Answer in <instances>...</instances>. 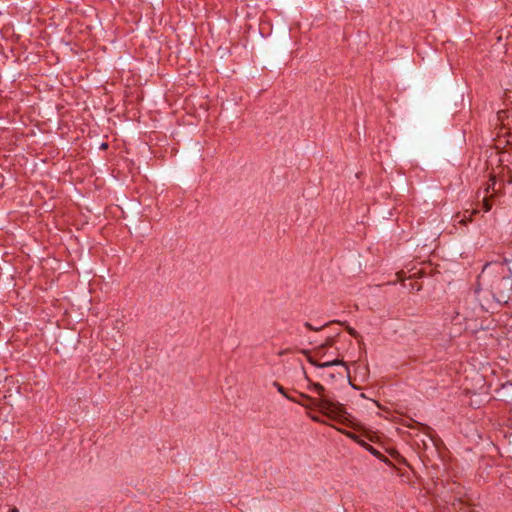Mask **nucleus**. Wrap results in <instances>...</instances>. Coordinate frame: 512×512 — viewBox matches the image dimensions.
<instances>
[{
    "instance_id": "20",
    "label": "nucleus",
    "mask_w": 512,
    "mask_h": 512,
    "mask_svg": "<svg viewBox=\"0 0 512 512\" xmlns=\"http://www.w3.org/2000/svg\"><path fill=\"white\" fill-rule=\"evenodd\" d=\"M459 222L464 223V224L466 223V221L464 219H461Z\"/></svg>"
},
{
    "instance_id": "3",
    "label": "nucleus",
    "mask_w": 512,
    "mask_h": 512,
    "mask_svg": "<svg viewBox=\"0 0 512 512\" xmlns=\"http://www.w3.org/2000/svg\"><path fill=\"white\" fill-rule=\"evenodd\" d=\"M474 298L475 297L473 296L471 299V304H472L471 311H470V307H466V306L459 307V309L463 308V318L465 320H472L478 313H483L485 311L482 304L475 303Z\"/></svg>"
},
{
    "instance_id": "9",
    "label": "nucleus",
    "mask_w": 512,
    "mask_h": 512,
    "mask_svg": "<svg viewBox=\"0 0 512 512\" xmlns=\"http://www.w3.org/2000/svg\"><path fill=\"white\" fill-rule=\"evenodd\" d=\"M310 387L313 388L320 395V397H322V395H326L324 393L325 388L320 383H311Z\"/></svg>"
},
{
    "instance_id": "10",
    "label": "nucleus",
    "mask_w": 512,
    "mask_h": 512,
    "mask_svg": "<svg viewBox=\"0 0 512 512\" xmlns=\"http://www.w3.org/2000/svg\"><path fill=\"white\" fill-rule=\"evenodd\" d=\"M346 436H348L350 439L354 440L356 443L359 444V442L362 441V439L356 435L355 433H352V432H344Z\"/></svg>"
},
{
    "instance_id": "1",
    "label": "nucleus",
    "mask_w": 512,
    "mask_h": 512,
    "mask_svg": "<svg viewBox=\"0 0 512 512\" xmlns=\"http://www.w3.org/2000/svg\"><path fill=\"white\" fill-rule=\"evenodd\" d=\"M507 263V259L486 263L478 276L479 286L499 304H507L512 299V272Z\"/></svg>"
},
{
    "instance_id": "19",
    "label": "nucleus",
    "mask_w": 512,
    "mask_h": 512,
    "mask_svg": "<svg viewBox=\"0 0 512 512\" xmlns=\"http://www.w3.org/2000/svg\"><path fill=\"white\" fill-rule=\"evenodd\" d=\"M329 377H330V378H334V377H335V375H334L333 373H330V374H329Z\"/></svg>"
},
{
    "instance_id": "5",
    "label": "nucleus",
    "mask_w": 512,
    "mask_h": 512,
    "mask_svg": "<svg viewBox=\"0 0 512 512\" xmlns=\"http://www.w3.org/2000/svg\"><path fill=\"white\" fill-rule=\"evenodd\" d=\"M308 362L318 368H327V367H331V366L342 365L345 367L346 372L349 373V369H348L346 363L340 359H334V360L326 361V362H318L313 357H308Z\"/></svg>"
},
{
    "instance_id": "13",
    "label": "nucleus",
    "mask_w": 512,
    "mask_h": 512,
    "mask_svg": "<svg viewBox=\"0 0 512 512\" xmlns=\"http://www.w3.org/2000/svg\"><path fill=\"white\" fill-rule=\"evenodd\" d=\"M495 184H496V179L493 176L489 179V184H488V187L486 188V191L488 192L490 188L494 189Z\"/></svg>"
},
{
    "instance_id": "16",
    "label": "nucleus",
    "mask_w": 512,
    "mask_h": 512,
    "mask_svg": "<svg viewBox=\"0 0 512 512\" xmlns=\"http://www.w3.org/2000/svg\"><path fill=\"white\" fill-rule=\"evenodd\" d=\"M311 419H312L313 421H316V422H321V423L323 422V421H321L317 416H311Z\"/></svg>"
},
{
    "instance_id": "6",
    "label": "nucleus",
    "mask_w": 512,
    "mask_h": 512,
    "mask_svg": "<svg viewBox=\"0 0 512 512\" xmlns=\"http://www.w3.org/2000/svg\"><path fill=\"white\" fill-rule=\"evenodd\" d=\"M359 445L361 447H363L364 449H366L368 452H370L375 457L382 459L384 461H388L377 449H375L372 445H370L366 441L362 440L361 442H359Z\"/></svg>"
},
{
    "instance_id": "17",
    "label": "nucleus",
    "mask_w": 512,
    "mask_h": 512,
    "mask_svg": "<svg viewBox=\"0 0 512 512\" xmlns=\"http://www.w3.org/2000/svg\"><path fill=\"white\" fill-rule=\"evenodd\" d=\"M107 147H108V144H107V143H103V144L101 145V148H102V149H106Z\"/></svg>"
},
{
    "instance_id": "11",
    "label": "nucleus",
    "mask_w": 512,
    "mask_h": 512,
    "mask_svg": "<svg viewBox=\"0 0 512 512\" xmlns=\"http://www.w3.org/2000/svg\"><path fill=\"white\" fill-rule=\"evenodd\" d=\"M304 326L310 330V331H319L321 328H323L325 325L321 326V327H315L313 326L311 323L309 322H305Z\"/></svg>"
},
{
    "instance_id": "12",
    "label": "nucleus",
    "mask_w": 512,
    "mask_h": 512,
    "mask_svg": "<svg viewBox=\"0 0 512 512\" xmlns=\"http://www.w3.org/2000/svg\"><path fill=\"white\" fill-rule=\"evenodd\" d=\"M346 330L349 333V335H351L352 337H354V338H358L359 337L358 332L354 328H352L350 326H347Z\"/></svg>"
},
{
    "instance_id": "2",
    "label": "nucleus",
    "mask_w": 512,
    "mask_h": 512,
    "mask_svg": "<svg viewBox=\"0 0 512 512\" xmlns=\"http://www.w3.org/2000/svg\"><path fill=\"white\" fill-rule=\"evenodd\" d=\"M302 400L309 401L313 406L320 409V411L334 420L341 421L346 418V409L343 404L335 401L330 395H322L319 399L310 397L309 395L300 394Z\"/></svg>"
},
{
    "instance_id": "8",
    "label": "nucleus",
    "mask_w": 512,
    "mask_h": 512,
    "mask_svg": "<svg viewBox=\"0 0 512 512\" xmlns=\"http://www.w3.org/2000/svg\"><path fill=\"white\" fill-rule=\"evenodd\" d=\"M334 343V339L331 338V337H328L325 341V343H323L322 345H320L318 348H317V353L318 354H324V350L325 348L329 347V346H332Z\"/></svg>"
},
{
    "instance_id": "15",
    "label": "nucleus",
    "mask_w": 512,
    "mask_h": 512,
    "mask_svg": "<svg viewBox=\"0 0 512 512\" xmlns=\"http://www.w3.org/2000/svg\"><path fill=\"white\" fill-rule=\"evenodd\" d=\"M484 208L486 212H488L491 209V204L487 199H484Z\"/></svg>"
},
{
    "instance_id": "7",
    "label": "nucleus",
    "mask_w": 512,
    "mask_h": 512,
    "mask_svg": "<svg viewBox=\"0 0 512 512\" xmlns=\"http://www.w3.org/2000/svg\"><path fill=\"white\" fill-rule=\"evenodd\" d=\"M273 386L276 387L277 391L279 393H281L283 396H285L288 400H290L292 402H297V400L295 398H293V397H291V396L286 394V391H285L284 387L281 384H279L278 382L275 381L273 383Z\"/></svg>"
},
{
    "instance_id": "18",
    "label": "nucleus",
    "mask_w": 512,
    "mask_h": 512,
    "mask_svg": "<svg viewBox=\"0 0 512 512\" xmlns=\"http://www.w3.org/2000/svg\"><path fill=\"white\" fill-rule=\"evenodd\" d=\"M9 512H19V511L17 508L14 507V508L10 509Z\"/></svg>"
},
{
    "instance_id": "4",
    "label": "nucleus",
    "mask_w": 512,
    "mask_h": 512,
    "mask_svg": "<svg viewBox=\"0 0 512 512\" xmlns=\"http://www.w3.org/2000/svg\"><path fill=\"white\" fill-rule=\"evenodd\" d=\"M498 398L506 403H512V382L507 381L503 383L497 390Z\"/></svg>"
},
{
    "instance_id": "14",
    "label": "nucleus",
    "mask_w": 512,
    "mask_h": 512,
    "mask_svg": "<svg viewBox=\"0 0 512 512\" xmlns=\"http://www.w3.org/2000/svg\"><path fill=\"white\" fill-rule=\"evenodd\" d=\"M296 403H299L301 404L303 407H306V408H311V407H314L313 404H311L309 401H305V402H300L297 400Z\"/></svg>"
}]
</instances>
